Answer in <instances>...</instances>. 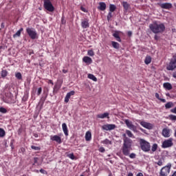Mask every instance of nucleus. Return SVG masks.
Instances as JSON below:
<instances>
[{
	"label": "nucleus",
	"instance_id": "nucleus-18",
	"mask_svg": "<svg viewBox=\"0 0 176 176\" xmlns=\"http://www.w3.org/2000/svg\"><path fill=\"white\" fill-rule=\"evenodd\" d=\"M83 63H85V64H91L93 63V59L89 56H84L82 58Z\"/></svg>",
	"mask_w": 176,
	"mask_h": 176
},
{
	"label": "nucleus",
	"instance_id": "nucleus-37",
	"mask_svg": "<svg viewBox=\"0 0 176 176\" xmlns=\"http://www.w3.org/2000/svg\"><path fill=\"white\" fill-rule=\"evenodd\" d=\"M15 77H16V79H18L19 80H21L23 79V76L21 75V73H20V72L16 73Z\"/></svg>",
	"mask_w": 176,
	"mask_h": 176
},
{
	"label": "nucleus",
	"instance_id": "nucleus-8",
	"mask_svg": "<svg viewBox=\"0 0 176 176\" xmlns=\"http://www.w3.org/2000/svg\"><path fill=\"white\" fill-rule=\"evenodd\" d=\"M44 8L48 12H54V6L52 4L50 0H44Z\"/></svg>",
	"mask_w": 176,
	"mask_h": 176
},
{
	"label": "nucleus",
	"instance_id": "nucleus-14",
	"mask_svg": "<svg viewBox=\"0 0 176 176\" xmlns=\"http://www.w3.org/2000/svg\"><path fill=\"white\" fill-rule=\"evenodd\" d=\"M51 141H55V142H57V144H61L63 141L61 140V137L54 135L50 136Z\"/></svg>",
	"mask_w": 176,
	"mask_h": 176
},
{
	"label": "nucleus",
	"instance_id": "nucleus-58",
	"mask_svg": "<svg viewBox=\"0 0 176 176\" xmlns=\"http://www.w3.org/2000/svg\"><path fill=\"white\" fill-rule=\"evenodd\" d=\"M136 176H144V174L142 173H138Z\"/></svg>",
	"mask_w": 176,
	"mask_h": 176
},
{
	"label": "nucleus",
	"instance_id": "nucleus-7",
	"mask_svg": "<svg viewBox=\"0 0 176 176\" xmlns=\"http://www.w3.org/2000/svg\"><path fill=\"white\" fill-rule=\"evenodd\" d=\"M174 141V139L173 138H170L169 139L165 140L162 144V148H164L166 149V148H171L174 145V143L173 142Z\"/></svg>",
	"mask_w": 176,
	"mask_h": 176
},
{
	"label": "nucleus",
	"instance_id": "nucleus-60",
	"mask_svg": "<svg viewBox=\"0 0 176 176\" xmlns=\"http://www.w3.org/2000/svg\"><path fill=\"white\" fill-rule=\"evenodd\" d=\"M1 28H5V23H1Z\"/></svg>",
	"mask_w": 176,
	"mask_h": 176
},
{
	"label": "nucleus",
	"instance_id": "nucleus-51",
	"mask_svg": "<svg viewBox=\"0 0 176 176\" xmlns=\"http://www.w3.org/2000/svg\"><path fill=\"white\" fill-rule=\"evenodd\" d=\"M80 10H82V12H84L85 13H87V10H86V8H85L83 6L80 7Z\"/></svg>",
	"mask_w": 176,
	"mask_h": 176
},
{
	"label": "nucleus",
	"instance_id": "nucleus-39",
	"mask_svg": "<svg viewBox=\"0 0 176 176\" xmlns=\"http://www.w3.org/2000/svg\"><path fill=\"white\" fill-rule=\"evenodd\" d=\"M151 151L152 152H156V151H157V144H153L151 147Z\"/></svg>",
	"mask_w": 176,
	"mask_h": 176
},
{
	"label": "nucleus",
	"instance_id": "nucleus-59",
	"mask_svg": "<svg viewBox=\"0 0 176 176\" xmlns=\"http://www.w3.org/2000/svg\"><path fill=\"white\" fill-rule=\"evenodd\" d=\"M34 137H35V138H38V137H39V135H38V133H34Z\"/></svg>",
	"mask_w": 176,
	"mask_h": 176
},
{
	"label": "nucleus",
	"instance_id": "nucleus-19",
	"mask_svg": "<svg viewBox=\"0 0 176 176\" xmlns=\"http://www.w3.org/2000/svg\"><path fill=\"white\" fill-rule=\"evenodd\" d=\"M62 129H63V131L65 134V135H66V137H68V126H67V124L66 123H63L62 124Z\"/></svg>",
	"mask_w": 176,
	"mask_h": 176
},
{
	"label": "nucleus",
	"instance_id": "nucleus-6",
	"mask_svg": "<svg viewBox=\"0 0 176 176\" xmlns=\"http://www.w3.org/2000/svg\"><path fill=\"white\" fill-rule=\"evenodd\" d=\"M175 68H176V54L173 56L169 64L166 67V69H168V71H174Z\"/></svg>",
	"mask_w": 176,
	"mask_h": 176
},
{
	"label": "nucleus",
	"instance_id": "nucleus-42",
	"mask_svg": "<svg viewBox=\"0 0 176 176\" xmlns=\"http://www.w3.org/2000/svg\"><path fill=\"white\" fill-rule=\"evenodd\" d=\"M87 54H88V56L93 57V56H94V51H93V50H89L87 52Z\"/></svg>",
	"mask_w": 176,
	"mask_h": 176
},
{
	"label": "nucleus",
	"instance_id": "nucleus-31",
	"mask_svg": "<svg viewBox=\"0 0 176 176\" xmlns=\"http://www.w3.org/2000/svg\"><path fill=\"white\" fill-rule=\"evenodd\" d=\"M88 78L91 79V80H94V82H97V78L94 74H88Z\"/></svg>",
	"mask_w": 176,
	"mask_h": 176
},
{
	"label": "nucleus",
	"instance_id": "nucleus-47",
	"mask_svg": "<svg viewBox=\"0 0 176 176\" xmlns=\"http://www.w3.org/2000/svg\"><path fill=\"white\" fill-rule=\"evenodd\" d=\"M170 120H176V116L170 114L169 115Z\"/></svg>",
	"mask_w": 176,
	"mask_h": 176
},
{
	"label": "nucleus",
	"instance_id": "nucleus-38",
	"mask_svg": "<svg viewBox=\"0 0 176 176\" xmlns=\"http://www.w3.org/2000/svg\"><path fill=\"white\" fill-rule=\"evenodd\" d=\"M164 163V160L160 159L158 162H155V164H157V166H163V164Z\"/></svg>",
	"mask_w": 176,
	"mask_h": 176
},
{
	"label": "nucleus",
	"instance_id": "nucleus-62",
	"mask_svg": "<svg viewBox=\"0 0 176 176\" xmlns=\"http://www.w3.org/2000/svg\"><path fill=\"white\" fill-rule=\"evenodd\" d=\"M63 74H67V72H68V70L63 69Z\"/></svg>",
	"mask_w": 176,
	"mask_h": 176
},
{
	"label": "nucleus",
	"instance_id": "nucleus-46",
	"mask_svg": "<svg viewBox=\"0 0 176 176\" xmlns=\"http://www.w3.org/2000/svg\"><path fill=\"white\" fill-rule=\"evenodd\" d=\"M31 148L34 151H41V146H31Z\"/></svg>",
	"mask_w": 176,
	"mask_h": 176
},
{
	"label": "nucleus",
	"instance_id": "nucleus-48",
	"mask_svg": "<svg viewBox=\"0 0 176 176\" xmlns=\"http://www.w3.org/2000/svg\"><path fill=\"white\" fill-rule=\"evenodd\" d=\"M39 160V158L38 157H34V164L33 166H35V164H38V161Z\"/></svg>",
	"mask_w": 176,
	"mask_h": 176
},
{
	"label": "nucleus",
	"instance_id": "nucleus-55",
	"mask_svg": "<svg viewBox=\"0 0 176 176\" xmlns=\"http://www.w3.org/2000/svg\"><path fill=\"white\" fill-rule=\"evenodd\" d=\"M127 35H128V36H131V35H133V32H131V31H129L127 32Z\"/></svg>",
	"mask_w": 176,
	"mask_h": 176
},
{
	"label": "nucleus",
	"instance_id": "nucleus-13",
	"mask_svg": "<svg viewBox=\"0 0 176 176\" xmlns=\"http://www.w3.org/2000/svg\"><path fill=\"white\" fill-rule=\"evenodd\" d=\"M81 27L84 29L89 28L90 27V23H89V19H87V18H85L82 20Z\"/></svg>",
	"mask_w": 176,
	"mask_h": 176
},
{
	"label": "nucleus",
	"instance_id": "nucleus-28",
	"mask_svg": "<svg viewBox=\"0 0 176 176\" xmlns=\"http://www.w3.org/2000/svg\"><path fill=\"white\" fill-rule=\"evenodd\" d=\"M173 107H174L173 102H168L165 104L166 109H170V108H173Z\"/></svg>",
	"mask_w": 176,
	"mask_h": 176
},
{
	"label": "nucleus",
	"instance_id": "nucleus-52",
	"mask_svg": "<svg viewBox=\"0 0 176 176\" xmlns=\"http://www.w3.org/2000/svg\"><path fill=\"white\" fill-rule=\"evenodd\" d=\"M40 173H41V174H47V171L45 170L44 169H40Z\"/></svg>",
	"mask_w": 176,
	"mask_h": 176
},
{
	"label": "nucleus",
	"instance_id": "nucleus-33",
	"mask_svg": "<svg viewBox=\"0 0 176 176\" xmlns=\"http://www.w3.org/2000/svg\"><path fill=\"white\" fill-rule=\"evenodd\" d=\"M6 135V132H5V130L2 128H0V138H3Z\"/></svg>",
	"mask_w": 176,
	"mask_h": 176
},
{
	"label": "nucleus",
	"instance_id": "nucleus-29",
	"mask_svg": "<svg viewBox=\"0 0 176 176\" xmlns=\"http://www.w3.org/2000/svg\"><path fill=\"white\" fill-rule=\"evenodd\" d=\"M111 45H112V47L114 48V49H119L120 45L118 43V42H116V41H111Z\"/></svg>",
	"mask_w": 176,
	"mask_h": 176
},
{
	"label": "nucleus",
	"instance_id": "nucleus-54",
	"mask_svg": "<svg viewBox=\"0 0 176 176\" xmlns=\"http://www.w3.org/2000/svg\"><path fill=\"white\" fill-rule=\"evenodd\" d=\"M171 113H175L176 114V107L170 109Z\"/></svg>",
	"mask_w": 176,
	"mask_h": 176
},
{
	"label": "nucleus",
	"instance_id": "nucleus-3",
	"mask_svg": "<svg viewBox=\"0 0 176 176\" xmlns=\"http://www.w3.org/2000/svg\"><path fill=\"white\" fill-rule=\"evenodd\" d=\"M140 148L143 152H149L151 151V143L145 140L144 139L140 138L139 140Z\"/></svg>",
	"mask_w": 176,
	"mask_h": 176
},
{
	"label": "nucleus",
	"instance_id": "nucleus-25",
	"mask_svg": "<svg viewBox=\"0 0 176 176\" xmlns=\"http://www.w3.org/2000/svg\"><path fill=\"white\" fill-rule=\"evenodd\" d=\"M151 62H152V58L151 57V56H146L144 59V63L146 65H148L151 64Z\"/></svg>",
	"mask_w": 176,
	"mask_h": 176
},
{
	"label": "nucleus",
	"instance_id": "nucleus-27",
	"mask_svg": "<svg viewBox=\"0 0 176 176\" xmlns=\"http://www.w3.org/2000/svg\"><path fill=\"white\" fill-rule=\"evenodd\" d=\"M60 89H61V85H58V84H56L53 89V93H58Z\"/></svg>",
	"mask_w": 176,
	"mask_h": 176
},
{
	"label": "nucleus",
	"instance_id": "nucleus-63",
	"mask_svg": "<svg viewBox=\"0 0 176 176\" xmlns=\"http://www.w3.org/2000/svg\"><path fill=\"white\" fill-rule=\"evenodd\" d=\"M127 176H134V175L132 173H129Z\"/></svg>",
	"mask_w": 176,
	"mask_h": 176
},
{
	"label": "nucleus",
	"instance_id": "nucleus-12",
	"mask_svg": "<svg viewBox=\"0 0 176 176\" xmlns=\"http://www.w3.org/2000/svg\"><path fill=\"white\" fill-rule=\"evenodd\" d=\"M170 129H168V128H164L162 129V135L165 138H170L171 136V133H170Z\"/></svg>",
	"mask_w": 176,
	"mask_h": 176
},
{
	"label": "nucleus",
	"instance_id": "nucleus-34",
	"mask_svg": "<svg viewBox=\"0 0 176 176\" xmlns=\"http://www.w3.org/2000/svg\"><path fill=\"white\" fill-rule=\"evenodd\" d=\"M102 144H104L105 145H112V142L108 139H105L102 141Z\"/></svg>",
	"mask_w": 176,
	"mask_h": 176
},
{
	"label": "nucleus",
	"instance_id": "nucleus-40",
	"mask_svg": "<svg viewBox=\"0 0 176 176\" xmlns=\"http://www.w3.org/2000/svg\"><path fill=\"white\" fill-rule=\"evenodd\" d=\"M155 97L157 98V100L162 101V102H166V99L160 98L158 93H155Z\"/></svg>",
	"mask_w": 176,
	"mask_h": 176
},
{
	"label": "nucleus",
	"instance_id": "nucleus-35",
	"mask_svg": "<svg viewBox=\"0 0 176 176\" xmlns=\"http://www.w3.org/2000/svg\"><path fill=\"white\" fill-rule=\"evenodd\" d=\"M126 134L129 138H134V135L131 132L130 130H126Z\"/></svg>",
	"mask_w": 176,
	"mask_h": 176
},
{
	"label": "nucleus",
	"instance_id": "nucleus-64",
	"mask_svg": "<svg viewBox=\"0 0 176 176\" xmlns=\"http://www.w3.org/2000/svg\"><path fill=\"white\" fill-rule=\"evenodd\" d=\"M174 137H176V129H175V130Z\"/></svg>",
	"mask_w": 176,
	"mask_h": 176
},
{
	"label": "nucleus",
	"instance_id": "nucleus-23",
	"mask_svg": "<svg viewBox=\"0 0 176 176\" xmlns=\"http://www.w3.org/2000/svg\"><path fill=\"white\" fill-rule=\"evenodd\" d=\"M23 28H21L19 30H18L16 34H13V38H17L21 36V32L23 31Z\"/></svg>",
	"mask_w": 176,
	"mask_h": 176
},
{
	"label": "nucleus",
	"instance_id": "nucleus-22",
	"mask_svg": "<svg viewBox=\"0 0 176 176\" xmlns=\"http://www.w3.org/2000/svg\"><path fill=\"white\" fill-rule=\"evenodd\" d=\"M163 86L166 90H171L173 89V85L170 82H164Z\"/></svg>",
	"mask_w": 176,
	"mask_h": 176
},
{
	"label": "nucleus",
	"instance_id": "nucleus-10",
	"mask_svg": "<svg viewBox=\"0 0 176 176\" xmlns=\"http://www.w3.org/2000/svg\"><path fill=\"white\" fill-rule=\"evenodd\" d=\"M116 125L114 124H104L102 126V130H106V131H111V130H115Z\"/></svg>",
	"mask_w": 176,
	"mask_h": 176
},
{
	"label": "nucleus",
	"instance_id": "nucleus-20",
	"mask_svg": "<svg viewBox=\"0 0 176 176\" xmlns=\"http://www.w3.org/2000/svg\"><path fill=\"white\" fill-rule=\"evenodd\" d=\"M98 9H99V10H102V12H104V10L107 9V4L104 2H100Z\"/></svg>",
	"mask_w": 176,
	"mask_h": 176
},
{
	"label": "nucleus",
	"instance_id": "nucleus-61",
	"mask_svg": "<svg viewBox=\"0 0 176 176\" xmlns=\"http://www.w3.org/2000/svg\"><path fill=\"white\" fill-rule=\"evenodd\" d=\"M173 77L176 78V72H173Z\"/></svg>",
	"mask_w": 176,
	"mask_h": 176
},
{
	"label": "nucleus",
	"instance_id": "nucleus-5",
	"mask_svg": "<svg viewBox=\"0 0 176 176\" xmlns=\"http://www.w3.org/2000/svg\"><path fill=\"white\" fill-rule=\"evenodd\" d=\"M26 32L31 39H36L38 38V33L34 28H26Z\"/></svg>",
	"mask_w": 176,
	"mask_h": 176
},
{
	"label": "nucleus",
	"instance_id": "nucleus-45",
	"mask_svg": "<svg viewBox=\"0 0 176 176\" xmlns=\"http://www.w3.org/2000/svg\"><path fill=\"white\" fill-rule=\"evenodd\" d=\"M107 21H111V19H112V12H109V13L107 14Z\"/></svg>",
	"mask_w": 176,
	"mask_h": 176
},
{
	"label": "nucleus",
	"instance_id": "nucleus-21",
	"mask_svg": "<svg viewBox=\"0 0 176 176\" xmlns=\"http://www.w3.org/2000/svg\"><path fill=\"white\" fill-rule=\"evenodd\" d=\"M97 118L99 119H105V118H107V119H109V113H100L97 116Z\"/></svg>",
	"mask_w": 176,
	"mask_h": 176
},
{
	"label": "nucleus",
	"instance_id": "nucleus-26",
	"mask_svg": "<svg viewBox=\"0 0 176 176\" xmlns=\"http://www.w3.org/2000/svg\"><path fill=\"white\" fill-rule=\"evenodd\" d=\"M122 5L125 10H129V9L130 8V5L127 3V1H123L122 3Z\"/></svg>",
	"mask_w": 176,
	"mask_h": 176
},
{
	"label": "nucleus",
	"instance_id": "nucleus-57",
	"mask_svg": "<svg viewBox=\"0 0 176 176\" xmlns=\"http://www.w3.org/2000/svg\"><path fill=\"white\" fill-rule=\"evenodd\" d=\"M154 39H155V41H157V40L159 39V36H158L157 35H155Z\"/></svg>",
	"mask_w": 176,
	"mask_h": 176
},
{
	"label": "nucleus",
	"instance_id": "nucleus-43",
	"mask_svg": "<svg viewBox=\"0 0 176 176\" xmlns=\"http://www.w3.org/2000/svg\"><path fill=\"white\" fill-rule=\"evenodd\" d=\"M67 157H69L72 160H75V155H74V153L68 154Z\"/></svg>",
	"mask_w": 176,
	"mask_h": 176
},
{
	"label": "nucleus",
	"instance_id": "nucleus-56",
	"mask_svg": "<svg viewBox=\"0 0 176 176\" xmlns=\"http://www.w3.org/2000/svg\"><path fill=\"white\" fill-rule=\"evenodd\" d=\"M47 83H50V85H54V83L53 82V80H48V82H47Z\"/></svg>",
	"mask_w": 176,
	"mask_h": 176
},
{
	"label": "nucleus",
	"instance_id": "nucleus-24",
	"mask_svg": "<svg viewBox=\"0 0 176 176\" xmlns=\"http://www.w3.org/2000/svg\"><path fill=\"white\" fill-rule=\"evenodd\" d=\"M85 140L91 141V132L87 131L85 133Z\"/></svg>",
	"mask_w": 176,
	"mask_h": 176
},
{
	"label": "nucleus",
	"instance_id": "nucleus-11",
	"mask_svg": "<svg viewBox=\"0 0 176 176\" xmlns=\"http://www.w3.org/2000/svg\"><path fill=\"white\" fill-rule=\"evenodd\" d=\"M140 124L142 127H144V129H147L148 130H152V129H153V125L149 122L141 121Z\"/></svg>",
	"mask_w": 176,
	"mask_h": 176
},
{
	"label": "nucleus",
	"instance_id": "nucleus-17",
	"mask_svg": "<svg viewBox=\"0 0 176 176\" xmlns=\"http://www.w3.org/2000/svg\"><path fill=\"white\" fill-rule=\"evenodd\" d=\"M121 33L122 32L116 30L113 34V36L118 41V42H122V38H120V36H119Z\"/></svg>",
	"mask_w": 176,
	"mask_h": 176
},
{
	"label": "nucleus",
	"instance_id": "nucleus-44",
	"mask_svg": "<svg viewBox=\"0 0 176 176\" xmlns=\"http://www.w3.org/2000/svg\"><path fill=\"white\" fill-rule=\"evenodd\" d=\"M0 112L1 113H6L8 112V110L5 109V107H0Z\"/></svg>",
	"mask_w": 176,
	"mask_h": 176
},
{
	"label": "nucleus",
	"instance_id": "nucleus-9",
	"mask_svg": "<svg viewBox=\"0 0 176 176\" xmlns=\"http://www.w3.org/2000/svg\"><path fill=\"white\" fill-rule=\"evenodd\" d=\"M124 123L126 125V126L129 128L130 130H132V131H134V133L137 131V126L133 124V122L129 120H125Z\"/></svg>",
	"mask_w": 176,
	"mask_h": 176
},
{
	"label": "nucleus",
	"instance_id": "nucleus-2",
	"mask_svg": "<svg viewBox=\"0 0 176 176\" xmlns=\"http://www.w3.org/2000/svg\"><path fill=\"white\" fill-rule=\"evenodd\" d=\"M149 29L153 34H163L166 30V25L164 23H157L155 21L149 25Z\"/></svg>",
	"mask_w": 176,
	"mask_h": 176
},
{
	"label": "nucleus",
	"instance_id": "nucleus-49",
	"mask_svg": "<svg viewBox=\"0 0 176 176\" xmlns=\"http://www.w3.org/2000/svg\"><path fill=\"white\" fill-rule=\"evenodd\" d=\"M42 94V87H39L37 91V96H41Z\"/></svg>",
	"mask_w": 176,
	"mask_h": 176
},
{
	"label": "nucleus",
	"instance_id": "nucleus-16",
	"mask_svg": "<svg viewBox=\"0 0 176 176\" xmlns=\"http://www.w3.org/2000/svg\"><path fill=\"white\" fill-rule=\"evenodd\" d=\"M160 8H162V9H171V8H173V4H171V3H164L160 5Z\"/></svg>",
	"mask_w": 176,
	"mask_h": 176
},
{
	"label": "nucleus",
	"instance_id": "nucleus-53",
	"mask_svg": "<svg viewBox=\"0 0 176 176\" xmlns=\"http://www.w3.org/2000/svg\"><path fill=\"white\" fill-rule=\"evenodd\" d=\"M61 23L62 24H65L66 23L65 18L64 16H62L61 18Z\"/></svg>",
	"mask_w": 176,
	"mask_h": 176
},
{
	"label": "nucleus",
	"instance_id": "nucleus-15",
	"mask_svg": "<svg viewBox=\"0 0 176 176\" xmlns=\"http://www.w3.org/2000/svg\"><path fill=\"white\" fill-rule=\"evenodd\" d=\"M72 96H75V91H71L67 94L66 96L65 97V102H66V104L69 102V99L71 98Z\"/></svg>",
	"mask_w": 176,
	"mask_h": 176
},
{
	"label": "nucleus",
	"instance_id": "nucleus-50",
	"mask_svg": "<svg viewBox=\"0 0 176 176\" xmlns=\"http://www.w3.org/2000/svg\"><path fill=\"white\" fill-rule=\"evenodd\" d=\"M99 152H101V153H104V152H105V148H104V147H100Z\"/></svg>",
	"mask_w": 176,
	"mask_h": 176
},
{
	"label": "nucleus",
	"instance_id": "nucleus-1",
	"mask_svg": "<svg viewBox=\"0 0 176 176\" xmlns=\"http://www.w3.org/2000/svg\"><path fill=\"white\" fill-rule=\"evenodd\" d=\"M123 141L124 143L121 148L122 155H124V156H129V155H130V152L133 151V148L131 147L133 145V140L129 138H126Z\"/></svg>",
	"mask_w": 176,
	"mask_h": 176
},
{
	"label": "nucleus",
	"instance_id": "nucleus-36",
	"mask_svg": "<svg viewBox=\"0 0 176 176\" xmlns=\"http://www.w3.org/2000/svg\"><path fill=\"white\" fill-rule=\"evenodd\" d=\"M1 78H6L8 76V71L7 70H2L1 72Z\"/></svg>",
	"mask_w": 176,
	"mask_h": 176
},
{
	"label": "nucleus",
	"instance_id": "nucleus-41",
	"mask_svg": "<svg viewBox=\"0 0 176 176\" xmlns=\"http://www.w3.org/2000/svg\"><path fill=\"white\" fill-rule=\"evenodd\" d=\"M128 156L130 157V159H135V157H137V155L134 153H131V154L129 153Z\"/></svg>",
	"mask_w": 176,
	"mask_h": 176
},
{
	"label": "nucleus",
	"instance_id": "nucleus-4",
	"mask_svg": "<svg viewBox=\"0 0 176 176\" xmlns=\"http://www.w3.org/2000/svg\"><path fill=\"white\" fill-rule=\"evenodd\" d=\"M172 164L171 163H168L166 166L162 167L160 170V176H168L171 171Z\"/></svg>",
	"mask_w": 176,
	"mask_h": 176
},
{
	"label": "nucleus",
	"instance_id": "nucleus-30",
	"mask_svg": "<svg viewBox=\"0 0 176 176\" xmlns=\"http://www.w3.org/2000/svg\"><path fill=\"white\" fill-rule=\"evenodd\" d=\"M6 97H7L9 101H12L13 100V94L11 92L6 93Z\"/></svg>",
	"mask_w": 176,
	"mask_h": 176
},
{
	"label": "nucleus",
	"instance_id": "nucleus-32",
	"mask_svg": "<svg viewBox=\"0 0 176 176\" xmlns=\"http://www.w3.org/2000/svg\"><path fill=\"white\" fill-rule=\"evenodd\" d=\"M116 10V6L113 5V4H110L109 5V12H113Z\"/></svg>",
	"mask_w": 176,
	"mask_h": 176
}]
</instances>
